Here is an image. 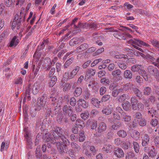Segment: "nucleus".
Returning a JSON list of instances; mask_svg holds the SVG:
<instances>
[{
    "mask_svg": "<svg viewBox=\"0 0 159 159\" xmlns=\"http://www.w3.org/2000/svg\"><path fill=\"white\" fill-rule=\"evenodd\" d=\"M63 131L61 127H55L52 131V135L51 134H45L43 136V138L44 140L47 142L50 141L53 144L56 143V145L58 150L61 154L65 152L64 149L60 142H56L57 140L61 139L64 146V148L67 147V145L70 144V141L66 139L62 134Z\"/></svg>",
    "mask_w": 159,
    "mask_h": 159,
    "instance_id": "1",
    "label": "nucleus"
},
{
    "mask_svg": "<svg viewBox=\"0 0 159 159\" xmlns=\"http://www.w3.org/2000/svg\"><path fill=\"white\" fill-rule=\"evenodd\" d=\"M26 14L25 9L22 7L20 10V17L18 14L15 15L12 24V29H13L16 28L17 30H19L20 28L22 19L23 20H25Z\"/></svg>",
    "mask_w": 159,
    "mask_h": 159,
    "instance_id": "2",
    "label": "nucleus"
},
{
    "mask_svg": "<svg viewBox=\"0 0 159 159\" xmlns=\"http://www.w3.org/2000/svg\"><path fill=\"white\" fill-rule=\"evenodd\" d=\"M45 86L44 84L41 82H37L34 83L32 87L31 85H29V87L30 89H32V93L34 94H37L39 90H43Z\"/></svg>",
    "mask_w": 159,
    "mask_h": 159,
    "instance_id": "3",
    "label": "nucleus"
},
{
    "mask_svg": "<svg viewBox=\"0 0 159 159\" xmlns=\"http://www.w3.org/2000/svg\"><path fill=\"white\" fill-rule=\"evenodd\" d=\"M128 44L137 45L139 47H141L142 46L145 47H149L150 45L148 43L143 42L142 40L137 39H131L127 41Z\"/></svg>",
    "mask_w": 159,
    "mask_h": 159,
    "instance_id": "4",
    "label": "nucleus"
},
{
    "mask_svg": "<svg viewBox=\"0 0 159 159\" xmlns=\"http://www.w3.org/2000/svg\"><path fill=\"white\" fill-rule=\"evenodd\" d=\"M148 71L151 74L153 75L155 78L159 82V70L152 66H150L148 67Z\"/></svg>",
    "mask_w": 159,
    "mask_h": 159,
    "instance_id": "5",
    "label": "nucleus"
},
{
    "mask_svg": "<svg viewBox=\"0 0 159 159\" xmlns=\"http://www.w3.org/2000/svg\"><path fill=\"white\" fill-rule=\"evenodd\" d=\"M116 30L111 29L110 31L111 32H115L114 34V36L116 38L121 40L125 39V38L124 36V33H121L120 31H116Z\"/></svg>",
    "mask_w": 159,
    "mask_h": 159,
    "instance_id": "6",
    "label": "nucleus"
},
{
    "mask_svg": "<svg viewBox=\"0 0 159 159\" xmlns=\"http://www.w3.org/2000/svg\"><path fill=\"white\" fill-rule=\"evenodd\" d=\"M106 129L107 125L105 122H101L98 123L97 129L98 133H102L106 131Z\"/></svg>",
    "mask_w": 159,
    "mask_h": 159,
    "instance_id": "7",
    "label": "nucleus"
},
{
    "mask_svg": "<svg viewBox=\"0 0 159 159\" xmlns=\"http://www.w3.org/2000/svg\"><path fill=\"white\" fill-rule=\"evenodd\" d=\"M95 69L90 68L88 69L85 72V79H88L93 76L95 74Z\"/></svg>",
    "mask_w": 159,
    "mask_h": 159,
    "instance_id": "8",
    "label": "nucleus"
},
{
    "mask_svg": "<svg viewBox=\"0 0 159 159\" xmlns=\"http://www.w3.org/2000/svg\"><path fill=\"white\" fill-rule=\"evenodd\" d=\"M142 145L143 146H146L149 143L150 138L147 134H145L141 137Z\"/></svg>",
    "mask_w": 159,
    "mask_h": 159,
    "instance_id": "9",
    "label": "nucleus"
},
{
    "mask_svg": "<svg viewBox=\"0 0 159 159\" xmlns=\"http://www.w3.org/2000/svg\"><path fill=\"white\" fill-rule=\"evenodd\" d=\"M63 111L64 114L68 116H70L72 114L73 110L70 108V107H68L67 105H65L64 106L63 109Z\"/></svg>",
    "mask_w": 159,
    "mask_h": 159,
    "instance_id": "10",
    "label": "nucleus"
},
{
    "mask_svg": "<svg viewBox=\"0 0 159 159\" xmlns=\"http://www.w3.org/2000/svg\"><path fill=\"white\" fill-rule=\"evenodd\" d=\"M124 152L120 148H116L114 150V154L118 158L123 157L124 156Z\"/></svg>",
    "mask_w": 159,
    "mask_h": 159,
    "instance_id": "11",
    "label": "nucleus"
},
{
    "mask_svg": "<svg viewBox=\"0 0 159 159\" xmlns=\"http://www.w3.org/2000/svg\"><path fill=\"white\" fill-rule=\"evenodd\" d=\"M97 121L94 120H87V124L90 125L92 129H95L97 125Z\"/></svg>",
    "mask_w": 159,
    "mask_h": 159,
    "instance_id": "12",
    "label": "nucleus"
},
{
    "mask_svg": "<svg viewBox=\"0 0 159 159\" xmlns=\"http://www.w3.org/2000/svg\"><path fill=\"white\" fill-rule=\"evenodd\" d=\"M113 109L112 105L110 104L108 107H106L105 108H104L102 111L103 114L106 115L110 114Z\"/></svg>",
    "mask_w": 159,
    "mask_h": 159,
    "instance_id": "13",
    "label": "nucleus"
},
{
    "mask_svg": "<svg viewBox=\"0 0 159 159\" xmlns=\"http://www.w3.org/2000/svg\"><path fill=\"white\" fill-rule=\"evenodd\" d=\"M89 47L88 44L84 43L81 45L75 50L76 52H80L86 50Z\"/></svg>",
    "mask_w": 159,
    "mask_h": 159,
    "instance_id": "14",
    "label": "nucleus"
},
{
    "mask_svg": "<svg viewBox=\"0 0 159 159\" xmlns=\"http://www.w3.org/2000/svg\"><path fill=\"white\" fill-rule=\"evenodd\" d=\"M77 104L82 107L84 108H87L89 106L88 103H86V101L84 99H80L77 101Z\"/></svg>",
    "mask_w": 159,
    "mask_h": 159,
    "instance_id": "15",
    "label": "nucleus"
},
{
    "mask_svg": "<svg viewBox=\"0 0 159 159\" xmlns=\"http://www.w3.org/2000/svg\"><path fill=\"white\" fill-rule=\"evenodd\" d=\"M85 25H87V28L95 30L99 28V25L96 22L88 23Z\"/></svg>",
    "mask_w": 159,
    "mask_h": 159,
    "instance_id": "16",
    "label": "nucleus"
},
{
    "mask_svg": "<svg viewBox=\"0 0 159 159\" xmlns=\"http://www.w3.org/2000/svg\"><path fill=\"white\" fill-rule=\"evenodd\" d=\"M19 40L16 36H14L12 39L9 45V47H15L19 43Z\"/></svg>",
    "mask_w": 159,
    "mask_h": 159,
    "instance_id": "17",
    "label": "nucleus"
},
{
    "mask_svg": "<svg viewBox=\"0 0 159 159\" xmlns=\"http://www.w3.org/2000/svg\"><path fill=\"white\" fill-rule=\"evenodd\" d=\"M122 106L123 109L125 111L129 110L130 108V103L129 101H126L122 103Z\"/></svg>",
    "mask_w": 159,
    "mask_h": 159,
    "instance_id": "18",
    "label": "nucleus"
},
{
    "mask_svg": "<svg viewBox=\"0 0 159 159\" xmlns=\"http://www.w3.org/2000/svg\"><path fill=\"white\" fill-rule=\"evenodd\" d=\"M91 103L97 108H99L100 101H99L97 99L95 98H93L91 100Z\"/></svg>",
    "mask_w": 159,
    "mask_h": 159,
    "instance_id": "19",
    "label": "nucleus"
},
{
    "mask_svg": "<svg viewBox=\"0 0 159 159\" xmlns=\"http://www.w3.org/2000/svg\"><path fill=\"white\" fill-rule=\"evenodd\" d=\"M42 152L40 149V147L38 146L35 152V155L38 159H40L42 157Z\"/></svg>",
    "mask_w": 159,
    "mask_h": 159,
    "instance_id": "20",
    "label": "nucleus"
},
{
    "mask_svg": "<svg viewBox=\"0 0 159 159\" xmlns=\"http://www.w3.org/2000/svg\"><path fill=\"white\" fill-rule=\"evenodd\" d=\"M130 101L132 109L133 110L135 108L136 106L138 103V100L134 97H132L131 98Z\"/></svg>",
    "mask_w": 159,
    "mask_h": 159,
    "instance_id": "21",
    "label": "nucleus"
},
{
    "mask_svg": "<svg viewBox=\"0 0 159 159\" xmlns=\"http://www.w3.org/2000/svg\"><path fill=\"white\" fill-rule=\"evenodd\" d=\"M48 40V39L44 40L42 42L40 46H39L37 48V50L39 51L41 50L44 48L45 46L47 45Z\"/></svg>",
    "mask_w": 159,
    "mask_h": 159,
    "instance_id": "22",
    "label": "nucleus"
},
{
    "mask_svg": "<svg viewBox=\"0 0 159 159\" xmlns=\"http://www.w3.org/2000/svg\"><path fill=\"white\" fill-rule=\"evenodd\" d=\"M71 146L73 150L75 152H79L80 149V147L74 142H72L71 143Z\"/></svg>",
    "mask_w": 159,
    "mask_h": 159,
    "instance_id": "23",
    "label": "nucleus"
},
{
    "mask_svg": "<svg viewBox=\"0 0 159 159\" xmlns=\"http://www.w3.org/2000/svg\"><path fill=\"white\" fill-rule=\"evenodd\" d=\"M150 54L148 53L146 55V59L149 61H150L152 63V62L154 61L155 58L153 57V53L151 52L148 51Z\"/></svg>",
    "mask_w": 159,
    "mask_h": 159,
    "instance_id": "24",
    "label": "nucleus"
},
{
    "mask_svg": "<svg viewBox=\"0 0 159 159\" xmlns=\"http://www.w3.org/2000/svg\"><path fill=\"white\" fill-rule=\"evenodd\" d=\"M144 104L141 102H139L136 106L135 108L134 109V110H138L139 111H142L144 109Z\"/></svg>",
    "mask_w": 159,
    "mask_h": 159,
    "instance_id": "25",
    "label": "nucleus"
},
{
    "mask_svg": "<svg viewBox=\"0 0 159 159\" xmlns=\"http://www.w3.org/2000/svg\"><path fill=\"white\" fill-rule=\"evenodd\" d=\"M140 65H134L131 67V70L134 72H139L141 70Z\"/></svg>",
    "mask_w": 159,
    "mask_h": 159,
    "instance_id": "26",
    "label": "nucleus"
},
{
    "mask_svg": "<svg viewBox=\"0 0 159 159\" xmlns=\"http://www.w3.org/2000/svg\"><path fill=\"white\" fill-rule=\"evenodd\" d=\"M121 117L125 122H129L131 120L130 116L127 115L125 112L122 113Z\"/></svg>",
    "mask_w": 159,
    "mask_h": 159,
    "instance_id": "27",
    "label": "nucleus"
},
{
    "mask_svg": "<svg viewBox=\"0 0 159 159\" xmlns=\"http://www.w3.org/2000/svg\"><path fill=\"white\" fill-rule=\"evenodd\" d=\"M151 147L152 149L149 151L148 154L150 157H153L156 156L157 153L155 150L154 147L152 146Z\"/></svg>",
    "mask_w": 159,
    "mask_h": 159,
    "instance_id": "28",
    "label": "nucleus"
},
{
    "mask_svg": "<svg viewBox=\"0 0 159 159\" xmlns=\"http://www.w3.org/2000/svg\"><path fill=\"white\" fill-rule=\"evenodd\" d=\"M82 92V89L80 87H77L74 92V95L76 97H77L81 94Z\"/></svg>",
    "mask_w": 159,
    "mask_h": 159,
    "instance_id": "29",
    "label": "nucleus"
},
{
    "mask_svg": "<svg viewBox=\"0 0 159 159\" xmlns=\"http://www.w3.org/2000/svg\"><path fill=\"white\" fill-rule=\"evenodd\" d=\"M73 77L71 75V74L69 73L68 72H66L63 75V78L64 80L67 81L69 80H70L73 78Z\"/></svg>",
    "mask_w": 159,
    "mask_h": 159,
    "instance_id": "30",
    "label": "nucleus"
},
{
    "mask_svg": "<svg viewBox=\"0 0 159 159\" xmlns=\"http://www.w3.org/2000/svg\"><path fill=\"white\" fill-rule=\"evenodd\" d=\"M124 76L126 79H131L132 77V73L129 70H126L124 72Z\"/></svg>",
    "mask_w": 159,
    "mask_h": 159,
    "instance_id": "31",
    "label": "nucleus"
},
{
    "mask_svg": "<svg viewBox=\"0 0 159 159\" xmlns=\"http://www.w3.org/2000/svg\"><path fill=\"white\" fill-rule=\"evenodd\" d=\"M121 71L119 69L116 70L112 72V75L114 77L117 78L121 75Z\"/></svg>",
    "mask_w": 159,
    "mask_h": 159,
    "instance_id": "32",
    "label": "nucleus"
},
{
    "mask_svg": "<svg viewBox=\"0 0 159 159\" xmlns=\"http://www.w3.org/2000/svg\"><path fill=\"white\" fill-rule=\"evenodd\" d=\"M57 79L55 76H53L51 78L49 83V86L50 87H52L56 84Z\"/></svg>",
    "mask_w": 159,
    "mask_h": 159,
    "instance_id": "33",
    "label": "nucleus"
},
{
    "mask_svg": "<svg viewBox=\"0 0 159 159\" xmlns=\"http://www.w3.org/2000/svg\"><path fill=\"white\" fill-rule=\"evenodd\" d=\"M85 136L84 134V132L83 130H81L80 131L79 140L80 142H82L85 140Z\"/></svg>",
    "mask_w": 159,
    "mask_h": 159,
    "instance_id": "34",
    "label": "nucleus"
},
{
    "mask_svg": "<svg viewBox=\"0 0 159 159\" xmlns=\"http://www.w3.org/2000/svg\"><path fill=\"white\" fill-rule=\"evenodd\" d=\"M80 67L79 66H76L70 73L73 77L77 74L78 72L80 70Z\"/></svg>",
    "mask_w": 159,
    "mask_h": 159,
    "instance_id": "35",
    "label": "nucleus"
},
{
    "mask_svg": "<svg viewBox=\"0 0 159 159\" xmlns=\"http://www.w3.org/2000/svg\"><path fill=\"white\" fill-rule=\"evenodd\" d=\"M134 150L135 152L138 153L139 151L140 146L138 143L136 142H133V143Z\"/></svg>",
    "mask_w": 159,
    "mask_h": 159,
    "instance_id": "36",
    "label": "nucleus"
},
{
    "mask_svg": "<svg viewBox=\"0 0 159 159\" xmlns=\"http://www.w3.org/2000/svg\"><path fill=\"white\" fill-rule=\"evenodd\" d=\"M14 82L15 84L20 85H22L23 83V78L21 77H18L15 80Z\"/></svg>",
    "mask_w": 159,
    "mask_h": 159,
    "instance_id": "37",
    "label": "nucleus"
},
{
    "mask_svg": "<svg viewBox=\"0 0 159 159\" xmlns=\"http://www.w3.org/2000/svg\"><path fill=\"white\" fill-rule=\"evenodd\" d=\"M29 133L27 132L26 133V134L25 136V139L27 142V144L31 145L32 143L31 140L30 136Z\"/></svg>",
    "mask_w": 159,
    "mask_h": 159,
    "instance_id": "38",
    "label": "nucleus"
},
{
    "mask_svg": "<svg viewBox=\"0 0 159 159\" xmlns=\"http://www.w3.org/2000/svg\"><path fill=\"white\" fill-rule=\"evenodd\" d=\"M74 59L73 57L70 58L68 59L65 63L64 66V68H68L69 66L72 63V62Z\"/></svg>",
    "mask_w": 159,
    "mask_h": 159,
    "instance_id": "39",
    "label": "nucleus"
},
{
    "mask_svg": "<svg viewBox=\"0 0 159 159\" xmlns=\"http://www.w3.org/2000/svg\"><path fill=\"white\" fill-rule=\"evenodd\" d=\"M150 41L154 47L159 48V42L156 39H151Z\"/></svg>",
    "mask_w": 159,
    "mask_h": 159,
    "instance_id": "40",
    "label": "nucleus"
},
{
    "mask_svg": "<svg viewBox=\"0 0 159 159\" xmlns=\"http://www.w3.org/2000/svg\"><path fill=\"white\" fill-rule=\"evenodd\" d=\"M8 147V144L7 143H6L5 142H2L1 145L0 151L1 152H3L5 149L6 150Z\"/></svg>",
    "mask_w": 159,
    "mask_h": 159,
    "instance_id": "41",
    "label": "nucleus"
},
{
    "mask_svg": "<svg viewBox=\"0 0 159 159\" xmlns=\"http://www.w3.org/2000/svg\"><path fill=\"white\" fill-rule=\"evenodd\" d=\"M112 147L111 145L108 144H106L103 148V150L106 151L107 153H108Z\"/></svg>",
    "mask_w": 159,
    "mask_h": 159,
    "instance_id": "42",
    "label": "nucleus"
},
{
    "mask_svg": "<svg viewBox=\"0 0 159 159\" xmlns=\"http://www.w3.org/2000/svg\"><path fill=\"white\" fill-rule=\"evenodd\" d=\"M128 96L126 94H123L119 96L118 97V101L121 103L123 101L125 100L126 99V96Z\"/></svg>",
    "mask_w": 159,
    "mask_h": 159,
    "instance_id": "43",
    "label": "nucleus"
},
{
    "mask_svg": "<svg viewBox=\"0 0 159 159\" xmlns=\"http://www.w3.org/2000/svg\"><path fill=\"white\" fill-rule=\"evenodd\" d=\"M152 92L151 88L149 87H145L143 90V93L145 95H148Z\"/></svg>",
    "mask_w": 159,
    "mask_h": 159,
    "instance_id": "44",
    "label": "nucleus"
},
{
    "mask_svg": "<svg viewBox=\"0 0 159 159\" xmlns=\"http://www.w3.org/2000/svg\"><path fill=\"white\" fill-rule=\"evenodd\" d=\"M118 135L120 137L124 138L127 135L126 131L123 130H121L118 131Z\"/></svg>",
    "mask_w": 159,
    "mask_h": 159,
    "instance_id": "45",
    "label": "nucleus"
},
{
    "mask_svg": "<svg viewBox=\"0 0 159 159\" xmlns=\"http://www.w3.org/2000/svg\"><path fill=\"white\" fill-rule=\"evenodd\" d=\"M89 114L88 111H86L81 114V118L84 120H86L89 117Z\"/></svg>",
    "mask_w": 159,
    "mask_h": 159,
    "instance_id": "46",
    "label": "nucleus"
},
{
    "mask_svg": "<svg viewBox=\"0 0 159 159\" xmlns=\"http://www.w3.org/2000/svg\"><path fill=\"white\" fill-rule=\"evenodd\" d=\"M71 85L69 83L65 84L63 86V90L66 91L69 90L71 88Z\"/></svg>",
    "mask_w": 159,
    "mask_h": 159,
    "instance_id": "47",
    "label": "nucleus"
},
{
    "mask_svg": "<svg viewBox=\"0 0 159 159\" xmlns=\"http://www.w3.org/2000/svg\"><path fill=\"white\" fill-rule=\"evenodd\" d=\"M13 2V0H4V4L8 7H11Z\"/></svg>",
    "mask_w": 159,
    "mask_h": 159,
    "instance_id": "48",
    "label": "nucleus"
},
{
    "mask_svg": "<svg viewBox=\"0 0 159 159\" xmlns=\"http://www.w3.org/2000/svg\"><path fill=\"white\" fill-rule=\"evenodd\" d=\"M155 112V111L152 108L148 109V115L150 118L153 116Z\"/></svg>",
    "mask_w": 159,
    "mask_h": 159,
    "instance_id": "49",
    "label": "nucleus"
},
{
    "mask_svg": "<svg viewBox=\"0 0 159 159\" xmlns=\"http://www.w3.org/2000/svg\"><path fill=\"white\" fill-rule=\"evenodd\" d=\"M139 74H141L142 76L146 80V79H147V73L143 69H141L140 71L139 72Z\"/></svg>",
    "mask_w": 159,
    "mask_h": 159,
    "instance_id": "50",
    "label": "nucleus"
},
{
    "mask_svg": "<svg viewBox=\"0 0 159 159\" xmlns=\"http://www.w3.org/2000/svg\"><path fill=\"white\" fill-rule=\"evenodd\" d=\"M100 82L104 85L109 84L110 83V81L109 79H107L105 78H103L101 79Z\"/></svg>",
    "mask_w": 159,
    "mask_h": 159,
    "instance_id": "51",
    "label": "nucleus"
},
{
    "mask_svg": "<svg viewBox=\"0 0 159 159\" xmlns=\"http://www.w3.org/2000/svg\"><path fill=\"white\" fill-rule=\"evenodd\" d=\"M40 69V66H38L35 68V66L34 65L33 68V70L34 72V75L35 76L38 73Z\"/></svg>",
    "mask_w": 159,
    "mask_h": 159,
    "instance_id": "52",
    "label": "nucleus"
},
{
    "mask_svg": "<svg viewBox=\"0 0 159 159\" xmlns=\"http://www.w3.org/2000/svg\"><path fill=\"white\" fill-rule=\"evenodd\" d=\"M87 23L84 24H82L80 23H79L77 25H75L74 26L75 27V28H87V25H85Z\"/></svg>",
    "mask_w": 159,
    "mask_h": 159,
    "instance_id": "53",
    "label": "nucleus"
},
{
    "mask_svg": "<svg viewBox=\"0 0 159 159\" xmlns=\"http://www.w3.org/2000/svg\"><path fill=\"white\" fill-rule=\"evenodd\" d=\"M90 96V94L88 90H86L83 93V98L86 100L88 99Z\"/></svg>",
    "mask_w": 159,
    "mask_h": 159,
    "instance_id": "54",
    "label": "nucleus"
},
{
    "mask_svg": "<svg viewBox=\"0 0 159 159\" xmlns=\"http://www.w3.org/2000/svg\"><path fill=\"white\" fill-rule=\"evenodd\" d=\"M104 51V48H102L100 49H98L95 52H94L93 55L94 56L97 55L100 53H101L102 52H103Z\"/></svg>",
    "mask_w": 159,
    "mask_h": 159,
    "instance_id": "55",
    "label": "nucleus"
},
{
    "mask_svg": "<svg viewBox=\"0 0 159 159\" xmlns=\"http://www.w3.org/2000/svg\"><path fill=\"white\" fill-rule=\"evenodd\" d=\"M75 124L76 125H80L82 127L84 126V122L80 119H77L76 120L75 122Z\"/></svg>",
    "mask_w": 159,
    "mask_h": 159,
    "instance_id": "56",
    "label": "nucleus"
},
{
    "mask_svg": "<svg viewBox=\"0 0 159 159\" xmlns=\"http://www.w3.org/2000/svg\"><path fill=\"white\" fill-rule=\"evenodd\" d=\"M154 145L157 148H159V137L156 136L154 140Z\"/></svg>",
    "mask_w": 159,
    "mask_h": 159,
    "instance_id": "57",
    "label": "nucleus"
},
{
    "mask_svg": "<svg viewBox=\"0 0 159 159\" xmlns=\"http://www.w3.org/2000/svg\"><path fill=\"white\" fill-rule=\"evenodd\" d=\"M132 87V84L131 83H128L124 85L123 89L125 91L131 89Z\"/></svg>",
    "mask_w": 159,
    "mask_h": 159,
    "instance_id": "58",
    "label": "nucleus"
},
{
    "mask_svg": "<svg viewBox=\"0 0 159 159\" xmlns=\"http://www.w3.org/2000/svg\"><path fill=\"white\" fill-rule=\"evenodd\" d=\"M128 57L126 54H120L116 55L114 56V58L116 59H120L122 58H126Z\"/></svg>",
    "mask_w": 159,
    "mask_h": 159,
    "instance_id": "59",
    "label": "nucleus"
},
{
    "mask_svg": "<svg viewBox=\"0 0 159 159\" xmlns=\"http://www.w3.org/2000/svg\"><path fill=\"white\" fill-rule=\"evenodd\" d=\"M102 59L99 58L94 60L91 64V66L93 67L98 63L99 62L102 61Z\"/></svg>",
    "mask_w": 159,
    "mask_h": 159,
    "instance_id": "60",
    "label": "nucleus"
},
{
    "mask_svg": "<svg viewBox=\"0 0 159 159\" xmlns=\"http://www.w3.org/2000/svg\"><path fill=\"white\" fill-rule=\"evenodd\" d=\"M70 104L72 106H75L76 103V100L74 97L71 98L70 100Z\"/></svg>",
    "mask_w": 159,
    "mask_h": 159,
    "instance_id": "61",
    "label": "nucleus"
},
{
    "mask_svg": "<svg viewBox=\"0 0 159 159\" xmlns=\"http://www.w3.org/2000/svg\"><path fill=\"white\" fill-rule=\"evenodd\" d=\"M133 92L134 94L138 97H140L141 94V93L140 90L137 89L135 88L133 89Z\"/></svg>",
    "mask_w": 159,
    "mask_h": 159,
    "instance_id": "62",
    "label": "nucleus"
},
{
    "mask_svg": "<svg viewBox=\"0 0 159 159\" xmlns=\"http://www.w3.org/2000/svg\"><path fill=\"white\" fill-rule=\"evenodd\" d=\"M110 95L108 94L105 95L102 98V101L106 102L110 98Z\"/></svg>",
    "mask_w": 159,
    "mask_h": 159,
    "instance_id": "63",
    "label": "nucleus"
},
{
    "mask_svg": "<svg viewBox=\"0 0 159 159\" xmlns=\"http://www.w3.org/2000/svg\"><path fill=\"white\" fill-rule=\"evenodd\" d=\"M152 63L155 66L157 67L159 70V58L156 59V61H153L152 62Z\"/></svg>",
    "mask_w": 159,
    "mask_h": 159,
    "instance_id": "64",
    "label": "nucleus"
}]
</instances>
